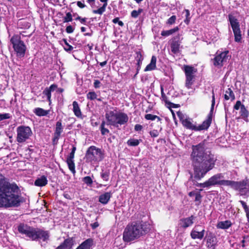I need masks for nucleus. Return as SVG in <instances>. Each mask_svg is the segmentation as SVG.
Wrapping results in <instances>:
<instances>
[{
	"instance_id": "obj_2",
	"label": "nucleus",
	"mask_w": 249,
	"mask_h": 249,
	"mask_svg": "<svg viewBox=\"0 0 249 249\" xmlns=\"http://www.w3.org/2000/svg\"><path fill=\"white\" fill-rule=\"evenodd\" d=\"M18 187L15 183H11L0 174V207H18L22 202L18 195Z\"/></svg>"
},
{
	"instance_id": "obj_51",
	"label": "nucleus",
	"mask_w": 249,
	"mask_h": 249,
	"mask_svg": "<svg viewBox=\"0 0 249 249\" xmlns=\"http://www.w3.org/2000/svg\"><path fill=\"white\" fill-rule=\"evenodd\" d=\"M243 105L241 104V103L240 101H238L236 102L235 105L234 106V108L235 110H238L240 108H241V106Z\"/></svg>"
},
{
	"instance_id": "obj_21",
	"label": "nucleus",
	"mask_w": 249,
	"mask_h": 249,
	"mask_svg": "<svg viewBox=\"0 0 249 249\" xmlns=\"http://www.w3.org/2000/svg\"><path fill=\"white\" fill-rule=\"evenodd\" d=\"M48 183V180L45 176H41L38 178L35 181V185L38 187H43Z\"/></svg>"
},
{
	"instance_id": "obj_46",
	"label": "nucleus",
	"mask_w": 249,
	"mask_h": 249,
	"mask_svg": "<svg viewBox=\"0 0 249 249\" xmlns=\"http://www.w3.org/2000/svg\"><path fill=\"white\" fill-rule=\"evenodd\" d=\"M176 20V16H171L167 21V24L169 25H172L173 24Z\"/></svg>"
},
{
	"instance_id": "obj_55",
	"label": "nucleus",
	"mask_w": 249,
	"mask_h": 249,
	"mask_svg": "<svg viewBox=\"0 0 249 249\" xmlns=\"http://www.w3.org/2000/svg\"><path fill=\"white\" fill-rule=\"evenodd\" d=\"M142 128V125L139 124H137L135 126V130L137 131H141Z\"/></svg>"
},
{
	"instance_id": "obj_14",
	"label": "nucleus",
	"mask_w": 249,
	"mask_h": 249,
	"mask_svg": "<svg viewBox=\"0 0 249 249\" xmlns=\"http://www.w3.org/2000/svg\"><path fill=\"white\" fill-rule=\"evenodd\" d=\"M199 225L196 226L191 231L190 236L193 239H199L201 240L205 234V231L204 229L199 231Z\"/></svg>"
},
{
	"instance_id": "obj_17",
	"label": "nucleus",
	"mask_w": 249,
	"mask_h": 249,
	"mask_svg": "<svg viewBox=\"0 0 249 249\" xmlns=\"http://www.w3.org/2000/svg\"><path fill=\"white\" fill-rule=\"evenodd\" d=\"M112 193L111 192H106L101 195L99 197V202L103 205H106L109 201L112 196Z\"/></svg>"
},
{
	"instance_id": "obj_12",
	"label": "nucleus",
	"mask_w": 249,
	"mask_h": 249,
	"mask_svg": "<svg viewBox=\"0 0 249 249\" xmlns=\"http://www.w3.org/2000/svg\"><path fill=\"white\" fill-rule=\"evenodd\" d=\"M229 20L233 32L235 41L237 42H240L242 36L238 20L231 15H229Z\"/></svg>"
},
{
	"instance_id": "obj_59",
	"label": "nucleus",
	"mask_w": 249,
	"mask_h": 249,
	"mask_svg": "<svg viewBox=\"0 0 249 249\" xmlns=\"http://www.w3.org/2000/svg\"><path fill=\"white\" fill-rule=\"evenodd\" d=\"M91 226L92 229H94L96 228H97L99 226V224L97 222H94L93 224H91Z\"/></svg>"
},
{
	"instance_id": "obj_7",
	"label": "nucleus",
	"mask_w": 249,
	"mask_h": 249,
	"mask_svg": "<svg viewBox=\"0 0 249 249\" xmlns=\"http://www.w3.org/2000/svg\"><path fill=\"white\" fill-rule=\"evenodd\" d=\"M86 157L89 162H99L104 159V153L101 149L90 146L87 151Z\"/></svg>"
},
{
	"instance_id": "obj_62",
	"label": "nucleus",
	"mask_w": 249,
	"mask_h": 249,
	"mask_svg": "<svg viewBox=\"0 0 249 249\" xmlns=\"http://www.w3.org/2000/svg\"><path fill=\"white\" fill-rule=\"evenodd\" d=\"M100 0L101 2H104L103 4H106V6H107V0Z\"/></svg>"
},
{
	"instance_id": "obj_27",
	"label": "nucleus",
	"mask_w": 249,
	"mask_h": 249,
	"mask_svg": "<svg viewBox=\"0 0 249 249\" xmlns=\"http://www.w3.org/2000/svg\"><path fill=\"white\" fill-rule=\"evenodd\" d=\"M180 44L178 41H174L171 44V49L173 53L176 54L179 51Z\"/></svg>"
},
{
	"instance_id": "obj_34",
	"label": "nucleus",
	"mask_w": 249,
	"mask_h": 249,
	"mask_svg": "<svg viewBox=\"0 0 249 249\" xmlns=\"http://www.w3.org/2000/svg\"><path fill=\"white\" fill-rule=\"evenodd\" d=\"M240 114H241V116L243 117V118H247L248 116V110L246 109L244 105H242L241 106V107L240 108Z\"/></svg>"
},
{
	"instance_id": "obj_8",
	"label": "nucleus",
	"mask_w": 249,
	"mask_h": 249,
	"mask_svg": "<svg viewBox=\"0 0 249 249\" xmlns=\"http://www.w3.org/2000/svg\"><path fill=\"white\" fill-rule=\"evenodd\" d=\"M224 178L221 173L217 174L211 177L208 180L200 183L199 186L203 188L210 187L214 185L228 186L229 180L222 179Z\"/></svg>"
},
{
	"instance_id": "obj_24",
	"label": "nucleus",
	"mask_w": 249,
	"mask_h": 249,
	"mask_svg": "<svg viewBox=\"0 0 249 249\" xmlns=\"http://www.w3.org/2000/svg\"><path fill=\"white\" fill-rule=\"evenodd\" d=\"M72 106H73V111L74 112V115L78 118H81L82 117V113H81V110L80 109V107H79L78 103L76 101L73 102Z\"/></svg>"
},
{
	"instance_id": "obj_35",
	"label": "nucleus",
	"mask_w": 249,
	"mask_h": 249,
	"mask_svg": "<svg viewBox=\"0 0 249 249\" xmlns=\"http://www.w3.org/2000/svg\"><path fill=\"white\" fill-rule=\"evenodd\" d=\"M106 7L107 6H106V4H103L101 7L99 8L97 10H94L92 12L94 14L102 15L105 11Z\"/></svg>"
},
{
	"instance_id": "obj_52",
	"label": "nucleus",
	"mask_w": 249,
	"mask_h": 249,
	"mask_svg": "<svg viewBox=\"0 0 249 249\" xmlns=\"http://www.w3.org/2000/svg\"><path fill=\"white\" fill-rule=\"evenodd\" d=\"M73 30H74V29L71 25H69V26H67L66 29V31L67 32V33H68L69 34L72 33L73 32Z\"/></svg>"
},
{
	"instance_id": "obj_43",
	"label": "nucleus",
	"mask_w": 249,
	"mask_h": 249,
	"mask_svg": "<svg viewBox=\"0 0 249 249\" xmlns=\"http://www.w3.org/2000/svg\"><path fill=\"white\" fill-rule=\"evenodd\" d=\"M43 93L47 96V100L50 102L51 98V91L48 88H46L43 91Z\"/></svg>"
},
{
	"instance_id": "obj_39",
	"label": "nucleus",
	"mask_w": 249,
	"mask_h": 249,
	"mask_svg": "<svg viewBox=\"0 0 249 249\" xmlns=\"http://www.w3.org/2000/svg\"><path fill=\"white\" fill-rule=\"evenodd\" d=\"M143 11L142 9H139L138 10H133L131 13V15L133 18H136Z\"/></svg>"
},
{
	"instance_id": "obj_54",
	"label": "nucleus",
	"mask_w": 249,
	"mask_h": 249,
	"mask_svg": "<svg viewBox=\"0 0 249 249\" xmlns=\"http://www.w3.org/2000/svg\"><path fill=\"white\" fill-rule=\"evenodd\" d=\"M100 82L98 80H95L94 81V87L95 88H99L100 86Z\"/></svg>"
},
{
	"instance_id": "obj_26",
	"label": "nucleus",
	"mask_w": 249,
	"mask_h": 249,
	"mask_svg": "<svg viewBox=\"0 0 249 249\" xmlns=\"http://www.w3.org/2000/svg\"><path fill=\"white\" fill-rule=\"evenodd\" d=\"M185 77V87L187 88V89H190L192 88V86L194 82L195 81V76H191Z\"/></svg>"
},
{
	"instance_id": "obj_33",
	"label": "nucleus",
	"mask_w": 249,
	"mask_h": 249,
	"mask_svg": "<svg viewBox=\"0 0 249 249\" xmlns=\"http://www.w3.org/2000/svg\"><path fill=\"white\" fill-rule=\"evenodd\" d=\"M145 118L147 120L153 121V120H155V119H157L158 121H160V118L159 116H158L157 115H152L151 114H146L145 115Z\"/></svg>"
},
{
	"instance_id": "obj_9",
	"label": "nucleus",
	"mask_w": 249,
	"mask_h": 249,
	"mask_svg": "<svg viewBox=\"0 0 249 249\" xmlns=\"http://www.w3.org/2000/svg\"><path fill=\"white\" fill-rule=\"evenodd\" d=\"M10 41L13 44L17 55L19 57H23L26 48L24 42L21 40L20 36L17 35H14L11 38Z\"/></svg>"
},
{
	"instance_id": "obj_32",
	"label": "nucleus",
	"mask_w": 249,
	"mask_h": 249,
	"mask_svg": "<svg viewBox=\"0 0 249 249\" xmlns=\"http://www.w3.org/2000/svg\"><path fill=\"white\" fill-rule=\"evenodd\" d=\"M105 122L103 121L100 126L101 132L103 135H106L107 134L109 133V130L107 128H106L105 127Z\"/></svg>"
},
{
	"instance_id": "obj_42",
	"label": "nucleus",
	"mask_w": 249,
	"mask_h": 249,
	"mask_svg": "<svg viewBox=\"0 0 249 249\" xmlns=\"http://www.w3.org/2000/svg\"><path fill=\"white\" fill-rule=\"evenodd\" d=\"M87 96L88 99H90L91 100H93L97 98V94L94 91L89 92L87 94Z\"/></svg>"
},
{
	"instance_id": "obj_64",
	"label": "nucleus",
	"mask_w": 249,
	"mask_h": 249,
	"mask_svg": "<svg viewBox=\"0 0 249 249\" xmlns=\"http://www.w3.org/2000/svg\"><path fill=\"white\" fill-rule=\"evenodd\" d=\"M86 28H85V27H82L81 28V32H85V31H86Z\"/></svg>"
},
{
	"instance_id": "obj_63",
	"label": "nucleus",
	"mask_w": 249,
	"mask_h": 249,
	"mask_svg": "<svg viewBox=\"0 0 249 249\" xmlns=\"http://www.w3.org/2000/svg\"><path fill=\"white\" fill-rule=\"evenodd\" d=\"M246 216L248 219V221L249 223V210L246 213Z\"/></svg>"
},
{
	"instance_id": "obj_25",
	"label": "nucleus",
	"mask_w": 249,
	"mask_h": 249,
	"mask_svg": "<svg viewBox=\"0 0 249 249\" xmlns=\"http://www.w3.org/2000/svg\"><path fill=\"white\" fill-rule=\"evenodd\" d=\"M224 99L226 100H228L231 99V101L235 99L234 94L231 89L229 88L226 90L225 94L224 95Z\"/></svg>"
},
{
	"instance_id": "obj_3",
	"label": "nucleus",
	"mask_w": 249,
	"mask_h": 249,
	"mask_svg": "<svg viewBox=\"0 0 249 249\" xmlns=\"http://www.w3.org/2000/svg\"><path fill=\"white\" fill-rule=\"evenodd\" d=\"M151 228L147 222L136 223L128 225L124 231L123 240L128 242L137 239L148 232Z\"/></svg>"
},
{
	"instance_id": "obj_10",
	"label": "nucleus",
	"mask_w": 249,
	"mask_h": 249,
	"mask_svg": "<svg viewBox=\"0 0 249 249\" xmlns=\"http://www.w3.org/2000/svg\"><path fill=\"white\" fill-rule=\"evenodd\" d=\"M228 186L238 190L241 195H244L249 192V180L246 179L238 182L229 180Z\"/></svg>"
},
{
	"instance_id": "obj_50",
	"label": "nucleus",
	"mask_w": 249,
	"mask_h": 249,
	"mask_svg": "<svg viewBox=\"0 0 249 249\" xmlns=\"http://www.w3.org/2000/svg\"><path fill=\"white\" fill-rule=\"evenodd\" d=\"M112 21L114 23H118V24L121 26H123L124 25V23L122 21L119 20V18H114Z\"/></svg>"
},
{
	"instance_id": "obj_57",
	"label": "nucleus",
	"mask_w": 249,
	"mask_h": 249,
	"mask_svg": "<svg viewBox=\"0 0 249 249\" xmlns=\"http://www.w3.org/2000/svg\"><path fill=\"white\" fill-rule=\"evenodd\" d=\"M57 88V86L55 84H53L48 88L51 92L54 91Z\"/></svg>"
},
{
	"instance_id": "obj_45",
	"label": "nucleus",
	"mask_w": 249,
	"mask_h": 249,
	"mask_svg": "<svg viewBox=\"0 0 249 249\" xmlns=\"http://www.w3.org/2000/svg\"><path fill=\"white\" fill-rule=\"evenodd\" d=\"M83 181L88 185H90L93 182L91 178L89 176L84 177Z\"/></svg>"
},
{
	"instance_id": "obj_58",
	"label": "nucleus",
	"mask_w": 249,
	"mask_h": 249,
	"mask_svg": "<svg viewBox=\"0 0 249 249\" xmlns=\"http://www.w3.org/2000/svg\"><path fill=\"white\" fill-rule=\"evenodd\" d=\"M161 97H162V99L165 101L166 100V96L165 94H164V93L163 92V89L162 87L161 88Z\"/></svg>"
},
{
	"instance_id": "obj_18",
	"label": "nucleus",
	"mask_w": 249,
	"mask_h": 249,
	"mask_svg": "<svg viewBox=\"0 0 249 249\" xmlns=\"http://www.w3.org/2000/svg\"><path fill=\"white\" fill-rule=\"evenodd\" d=\"M184 71L185 74V76H195V74L197 70L194 67L185 65L184 66Z\"/></svg>"
},
{
	"instance_id": "obj_1",
	"label": "nucleus",
	"mask_w": 249,
	"mask_h": 249,
	"mask_svg": "<svg viewBox=\"0 0 249 249\" xmlns=\"http://www.w3.org/2000/svg\"><path fill=\"white\" fill-rule=\"evenodd\" d=\"M191 157L194 166V177L198 179L203 178L213 168L216 161L214 155L206 151L204 142L192 146Z\"/></svg>"
},
{
	"instance_id": "obj_4",
	"label": "nucleus",
	"mask_w": 249,
	"mask_h": 249,
	"mask_svg": "<svg viewBox=\"0 0 249 249\" xmlns=\"http://www.w3.org/2000/svg\"><path fill=\"white\" fill-rule=\"evenodd\" d=\"M212 94L211 110L207 116V119L203 122L202 124L198 125H196V123L194 124L192 120L190 118L181 119L182 124L184 127L187 129L196 131L207 129L209 127L212 123L213 113L215 105V95L213 90H212Z\"/></svg>"
},
{
	"instance_id": "obj_30",
	"label": "nucleus",
	"mask_w": 249,
	"mask_h": 249,
	"mask_svg": "<svg viewBox=\"0 0 249 249\" xmlns=\"http://www.w3.org/2000/svg\"><path fill=\"white\" fill-rule=\"evenodd\" d=\"M141 140H138L135 139H130L129 140L127 143L128 145L132 146H136L139 144L140 142H141Z\"/></svg>"
},
{
	"instance_id": "obj_6",
	"label": "nucleus",
	"mask_w": 249,
	"mask_h": 249,
	"mask_svg": "<svg viewBox=\"0 0 249 249\" xmlns=\"http://www.w3.org/2000/svg\"><path fill=\"white\" fill-rule=\"evenodd\" d=\"M106 118L107 120V124L118 127V125L126 124L128 121V117L123 112H114L110 111L106 113Z\"/></svg>"
},
{
	"instance_id": "obj_22",
	"label": "nucleus",
	"mask_w": 249,
	"mask_h": 249,
	"mask_svg": "<svg viewBox=\"0 0 249 249\" xmlns=\"http://www.w3.org/2000/svg\"><path fill=\"white\" fill-rule=\"evenodd\" d=\"M157 58L155 56H152L150 64L145 68L144 71H150L155 70L156 68Z\"/></svg>"
},
{
	"instance_id": "obj_41",
	"label": "nucleus",
	"mask_w": 249,
	"mask_h": 249,
	"mask_svg": "<svg viewBox=\"0 0 249 249\" xmlns=\"http://www.w3.org/2000/svg\"><path fill=\"white\" fill-rule=\"evenodd\" d=\"M202 196L199 193H196L195 196V201L196 205H199L201 202Z\"/></svg>"
},
{
	"instance_id": "obj_15",
	"label": "nucleus",
	"mask_w": 249,
	"mask_h": 249,
	"mask_svg": "<svg viewBox=\"0 0 249 249\" xmlns=\"http://www.w3.org/2000/svg\"><path fill=\"white\" fill-rule=\"evenodd\" d=\"M63 127L60 121H58L56 124V127L53 134V144H56L63 131Z\"/></svg>"
},
{
	"instance_id": "obj_28",
	"label": "nucleus",
	"mask_w": 249,
	"mask_h": 249,
	"mask_svg": "<svg viewBox=\"0 0 249 249\" xmlns=\"http://www.w3.org/2000/svg\"><path fill=\"white\" fill-rule=\"evenodd\" d=\"M179 28L178 27H176L175 28L169 30L162 31L161 33V35L164 36H168L178 31Z\"/></svg>"
},
{
	"instance_id": "obj_23",
	"label": "nucleus",
	"mask_w": 249,
	"mask_h": 249,
	"mask_svg": "<svg viewBox=\"0 0 249 249\" xmlns=\"http://www.w3.org/2000/svg\"><path fill=\"white\" fill-rule=\"evenodd\" d=\"M231 225V223L229 220L220 221L217 224V228L221 229H227Z\"/></svg>"
},
{
	"instance_id": "obj_38",
	"label": "nucleus",
	"mask_w": 249,
	"mask_h": 249,
	"mask_svg": "<svg viewBox=\"0 0 249 249\" xmlns=\"http://www.w3.org/2000/svg\"><path fill=\"white\" fill-rule=\"evenodd\" d=\"M184 12L185 13L186 18L184 20V22L186 24H188L190 21V19H191L190 11L188 9H185V10H184Z\"/></svg>"
},
{
	"instance_id": "obj_53",
	"label": "nucleus",
	"mask_w": 249,
	"mask_h": 249,
	"mask_svg": "<svg viewBox=\"0 0 249 249\" xmlns=\"http://www.w3.org/2000/svg\"><path fill=\"white\" fill-rule=\"evenodd\" d=\"M77 5L80 8H85L86 5L83 2H82L80 1H78L77 2Z\"/></svg>"
},
{
	"instance_id": "obj_47",
	"label": "nucleus",
	"mask_w": 249,
	"mask_h": 249,
	"mask_svg": "<svg viewBox=\"0 0 249 249\" xmlns=\"http://www.w3.org/2000/svg\"><path fill=\"white\" fill-rule=\"evenodd\" d=\"M11 117V115L9 113H0V121H2L3 120L9 119Z\"/></svg>"
},
{
	"instance_id": "obj_44",
	"label": "nucleus",
	"mask_w": 249,
	"mask_h": 249,
	"mask_svg": "<svg viewBox=\"0 0 249 249\" xmlns=\"http://www.w3.org/2000/svg\"><path fill=\"white\" fill-rule=\"evenodd\" d=\"M72 15L71 13H66V16L64 18V22H68L72 21Z\"/></svg>"
},
{
	"instance_id": "obj_36",
	"label": "nucleus",
	"mask_w": 249,
	"mask_h": 249,
	"mask_svg": "<svg viewBox=\"0 0 249 249\" xmlns=\"http://www.w3.org/2000/svg\"><path fill=\"white\" fill-rule=\"evenodd\" d=\"M109 172L108 171L102 172L101 173V177L105 181H108L109 177Z\"/></svg>"
},
{
	"instance_id": "obj_13",
	"label": "nucleus",
	"mask_w": 249,
	"mask_h": 249,
	"mask_svg": "<svg viewBox=\"0 0 249 249\" xmlns=\"http://www.w3.org/2000/svg\"><path fill=\"white\" fill-rule=\"evenodd\" d=\"M228 51L219 53L217 52L213 59V65L218 68L221 67L224 63L227 61L228 58Z\"/></svg>"
},
{
	"instance_id": "obj_31",
	"label": "nucleus",
	"mask_w": 249,
	"mask_h": 249,
	"mask_svg": "<svg viewBox=\"0 0 249 249\" xmlns=\"http://www.w3.org/2000/svg\"><path fill=\"white\" fill-rule=\"evenodd\" d=\"M67 163L70 170L73 173L75 174V164L74 162V160H67Z\"/></svg>"
},
{
	"instance_id": "obj_19",
	"label": "nucleus",
	"mask_w": 249,
	"mask_h": 249,
	"mask_svg": "<svg viewBox=\"0 0 249 249\" xmlns=\"http://www.w3.org/2000/svg\"><path fill=\"white\" fill-rule=\"evenodd\" d=\"M73 245V241L71 239H66L63 243L59 246L56 249H71Z\"/></svg>"
},
{
	"instance_id": "obj_37",
	"label": "nucleus",
	"mask_w": 249,
	"mask_h": 249,
	"mask_svg": "<svg viewBox=\"0 0 249 249\" xmlns=\"http://www.w3.org/2000/svg\"><path fill=\"white\" fill-rule=\"evenodd\" d=\"M76 148L75 146H73L71 150V152L70 153V155L68 157L67 160H74V154L76 151Z\"/></svg>"
},
{
	"instance_id": "obj_56",
	"label": "nucleus",
	"mask_w": 249,
	"mask_h": 249,
	"mask_svg": "<svg viewBox=\"0 0 249 249\" xmlns=\"http://www.w3.org/2000/svg\"><path fill=\"white\" fill-rule=\"evenodd\" d=\"M87 18H81L80 17L78 16L76 18V20H80V22L82 24H85Z\"/></svg>"
},
{
	"instance_id": "obj_16",
	"label": "nucleus",
	"mask_w": 249,
	"mask_h": 249,
	"mask_svg": "<svg viewBox=\"0 0 249 249\" xmlns=\"http://www.w3.org/2000/svg\"><path fill=\"white\" fill-rule=\"evenodd\" d=\"M195 218L196 217L193 215L188 217L182 218L180 220L179 224L182 228H187L193 225Z\"/></svg>"
},
{
	"instance_id": "obj_61",
	"label": "nucleus",
	"mask_w": 249,
	"mask_h": 249,
	"mask_svg": "<svg viewBox=\"0 0 249 249\" xmlns=\"http://www.w3.org/2000/svg\"><path fill=\"white\" fill-rule=\"evenodd\" d=\"M107 61H105L104 62L100 63V65L101 67H104V66H105L107 64Z\"/></svg>"
},
{
	"instance_id": "obj_29",
	"label": "nucleus",
	"mask_w": 249,
	"mask_h": 249,
	"mask_svg": "<svg viewBox=\"0 0 249 249\" xmlns=\"http://www.w3.org/2000/svg\"><path fill=\"white\" fill-rule=\"evenodd\" d=\"M34 112L36 115L40 116H45L48 114V111L39 107L36 108Z\"/></svg>"
},
{
	"instance_id": "obj_40",
	"label": "nucleus",
	"mask_w": 249,
	"mask_h": 249,
	"mask_svg": "<svg viewBox=\"0 0 249 249\" xmlns=\"http://www.w3.org/2000/svg\"><path fill=\"white\" fill-rule=\"evenodd\" d=\"M63 40L65 43V46L64 47V50L67 52H71V50H72V46L68 44L66 39H64Z\"/></svg>"
},
{
	"instance_id": "obj_11",
	"label": "nucleus",
	"mask_w": 249,
	"mask_h": 249,
	"mask_svg": "<svg viewBox=\"0 0 249 249\" xmlns=\"http://www.w3.org/2000/svg\"><path fill=\"white\" fill-rule=\"evenodd\" d=\"M17 141L18 142L22 143L29 139L32 134V131L30 127L21 125L17 127Z\"/></svg>"
},
{
	"instance_id": "obj_20",
	"label": "nucleus",
	"mask_w": 249,
	"mask_h": 249,
	"mask_svg": "<svg viewBox=\"0 0 249 249\" xmlns=\"http://www.w3.org/2000/svg\"><path fill=\"white\" fill-rule=\"evenodd\" d=\"M93 242L92 239H88L80 245L76 249H91Z\"/></svg>"
},
{
	"instance_id": "obj_49",
	"label": "nucleus",
	"mask_w": 249,
	"mask_h": 249,
	"mask_svg": "<svg viewBox=\"0 0 249 249\" xmlns=\"http://www.w3.org/2000/svg\"><path fill=\"white\" fill-rule=\"evenodd\" d=\"M150 135L152 137H157L159 135V132L157 130H153L150 132Z\"/></svg>"
},
{
	"instance_id": "obj_60",
	"label": "nucleus",
	"mask_w": 249,
	"mask_h": 249,
	"mask_svg": "<svg viewBox=\"0 0 249 249\" xmlns=\"http://www.w3.org/2000/svg\"><path fill=\"white\" fill-rule=\"evenodd\" d=\"M196 193L195 192H191L189 193V196L191 197L192 196H195L196 195Z\"/></svg>"
},
{
	"instance_id": "obj_48",
	"label": "nucleus",
	"mask_w": 249,
	"mask_h": 249,
	"mask_svg": "<svg viewBox=\"0 0 249 249\" xmlns=\"http://www.w3.org/2000/svg\"><path fill=\"white\" fill-rule=\"evenodd\" d=\"M239 202H240L242 206H243V207L245 210V212L246 213H247V212L249 210V209L248 208V206L247 205L246 202H245L244 201H242V200H240Z\"/></svg>"
},
{
	"instance_id": "obj_5",
	"label": "nucleus",
	"mask_w": 249,
	"mask_h": 249,
	"mask_svg": "<svg viewBox=\"0 0 249 249\" xmlns=\"http://www.w3.org/2000/svg\"><path fill=\"white\" fill-rule=\"evenodd\" d=\"M18 230L20 233L25 234L26 237L32 240L40 239L45 241L49 238L47 231L35 229L26 225H19L18 227Z\"/></svg>"
}]
</instances>
